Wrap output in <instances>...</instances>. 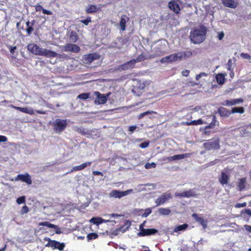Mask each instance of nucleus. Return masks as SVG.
Wrapping results in <instances>:
<instances>
[{
	"mask_svg": "<svg viewBox=\"0 0 251 251\" xmlns=\"http://www.w3.org/2000/svg\"><path fill=\"white\" fill-rule=\"evenodd\" d=\"M207 29L204 26H201L192 30L190 33L191 41L194 44H200L205 39Z\"/></svg>",
	"mask_w": 251,
	"mask_h": 251,
	"instance_id": "f257e3e1",
	"label": "nucleus"
},
{
	"mask_svg": "<svg viewBox=\"0 0 251 251\" xmlns=\"http://www.w3.org/2000/svg\"><path fill=\"white\" fill-rule=\"evenodd\" d=\"M44 240L48 241V243L45 245V246L50 247L53 249H58L59 251H62L64 250L65 246L64 243H60L55 240H52L48 237H45Z\"/></svg>",
	"mask_w": 251,
	"mask_h": 251,
	"instance_id": "f03ea898",
	"label": "nucleus"
},
{
	"mask_svg": "<svg viewBox=\"0 0 251 251\" xmlns=\"http://www.w3.org/2000/svg\"><path fill=\"white\" fill-rule=\"evenodd\" d=\"M204 148L207 150H218L220 148V139L217 138L208 140L203 144Z\"/></svg>",
	"mask_w": 251,
	"mask_h": 251,
	"instance_id": "7ed1b4c3",
	"label": "nucleus"
},
{
	"mask_svg": "<svg viewBox=\"0 0 251 251\" xmlns=\"http://www.w3.org/2000/svg\"><path fill=\"white\" fill-rule=\"evenodd\" d=\"M94 95L96 97L94 102L96 104H103L106 102L107 98L109 97L111 93L109 92L106 94H102L98 91L94 92Z\"/></svg>",
	"mask_w": 251,
	"mask_h": 251,
	"instance_id": "20e7f679",
	"label": "nucleus"
},
{
	"mask_svg": "<svg viewBox=\"0 0 251 251\" xmlns=\"http://www.w3.org/2000/svg\"><path fill=\"white\" fill-rule=\"evenodd\" d=\"M67 126L66 120L57 119L55 120L54 128L56 131L60 132L63 131L66 128Z\"/></svg>",
	"mask_w": 251,
	"mask_h": 251,
	"instance_id": "39448f33",
	"label": "nucleus"
},
{
	"mask_svg": "<svg viewBox=\"0 0 251 251\" xmlns=\"http://www.w3.org/2000/svg\"><path fill=\"white\" fill-rule=\"evenodd\" d=\"M100 55L96 52L85 54L83 56V60L84 63L89 65L94 60L99 59Z\"/></svg>",
	"mask_w": 251,
	"mask_h": 251,
	"instance_id": "423d86ee",
	"label": "nucleus"
},
{
	"mask_svg": "<svg viewBox=\"0 0 251 251\" xmlns=\"http://www.w3.org/2000/svg\"><path fill=\"white\" fill-rule=\"evenodd\" d=\"M14 180H20L22 182L26 183L28 185H31L32 184L31 177L29 174L28 173L17 175V176L15 178Z\"/></svg>",
	"mask_w": 251,
	"mask_h": 251,
	"instance_id": "0eeeda50",
	"label": "nucleus"
},
{
	"mask_svg": "<svg viewBox=\"0 0 251 251\" xmlns=\"http://www.w3.org/2000/svg\"><path fill=\"white\" fill-rule=\"evenodd\" d=\"M175 196L180 198H190L191 197H196L197 195L196 194L194 189H191L182 193L176 192Z\"/></svg>",
	"mask_w": 251,
	"mask_h": 251,
	"instance_id": "6e6552de",
	"label": "nucleus"
},
{
	"mask_svg": "<svg viewBox=\"0 0 251 251\" xmlns=\"http://www.w3.org/2000/svg\"><path fill=\"white\" fill-rule=\"evenodd\" d=\"M27 49L28 50L31 52L32 54L40 55L42 48H40L35 43H31L27 45Z\"/></svg>",
	"mask_w": 251,
	"mask_h": 251,
	"instance_id": "1a4fd4ad",
	"label": "nucleus"
},
{
	"mask_svg": "<svg viewBox=\"0 0 251 251\" xmlns=\"http://www.w3.org/2000/svg\"><path fill=\"white\" fill-rule=\"evenodd\" d=\"M64 50L65 51H71L77 53L80 50L79 47L75 44L68 43L64 47Z\"/></svg>",
	"mask_w": 251,
	"mask_h": 251,
	"instance_id": "9d476101",
	"label": "nucleus"
},
{
	"mask_svg": "<svg viewBox=\"0 0 251 251\" xmlns=\"http://www.w3.org/2000/svg\"><path fill=\"white\" fill-rule=\"evenodd\" d=\"M132 190H128L125 191H120L116 190H113L110 193V196L116 198H121L127 195Z\"/></svg>",
	"mask_w": 251,
	"mask_h": 251,
	"instance_id": "9b49d317",
	"label": "nucleus"
},
{
	"mask_svg": "<svg viewBox=\"0 0 251 251\" xmlns=\"http://www.w3.org/2000/svg\"><path fill=\"white\" fill-rule=\"evenodd\" d=\"M172 198L171 193L169 192L163 193L158 198V206L168 201Z\"/></svg>",
	"mask_w": 251,
	"mask_h": 251,
	"instance_id": "f8f14e48",
	"label": "nucleus"
},
{
	"mask_svg": "<svg viewBox=\"0 0 251 251\" xmlns=\"http://www.w3.org/2000/svg\"><path fill=\"white\" fill-rule=\"evenodd\" d=\"M192 217L194 218L196 222L199 223L202 226L203 229H205L207 226V221L204 220L203 218L200 217L198 214L193 213L192 215Z\"/></svg>",
	"mask_w": 251,
	"mask_h": 251,
	"instance_id": "ddd939ff",
	"label": "nucleus"
},
{
	"mask_svg": "<svg viewBox=\"0 0 251 251\" xmlns=\"http://www.w3.org/2000/svg\"><path fill=\"white\" fill-rule=\"evenodd\" d=\"M11 108H13L16 110H19L22 112L28 114L30 115H33L34 114V111L32 108H28V107H21L15 106L14 105H10V106Z\"/></svg>",
	"mask_w": 251,
	"mask_h": 251,
	"instance_id": "4468645a",
	"label": "nucleus"
},
{
	"mask_svg": "<svg viewBox=\"0 0 251 251\" xmlns=\"http://www.w3.org/2000/svg\"><path fill=\"white\" fill-rule=\"evenodd\" d=\"M168 6L171 10H173L176 14L179 13L180 8L177 1L175 0L170 1L168 4Z\"/></svg>",
	"mask_w": 251,
	"mask_h": 251,
	"instance_id": "2eb2a0df",
	"label": "nucleus"
},
{
	"mask_svg": "<svg viewBox=\"0 0 251 251\" xmlns=\"http://www.w3.org/2000/svg\"><path fill=\"white\" fill-rule=\"evenodd\" d=\"M135 61L134 59H131L121 66V68L122 70H127L133 69L135 66Z\"/></svg>",
	"mask_w": 251,
	"mask_h": 251,
	"instance_id": "dca6fc26",
	"label": "nucleus"
},
{
	"mask_svg": "<svg viewBox=\"0 0 251 251\" xmlns=\"http://www.w3.org/2000/svg\"><path fill=\"white\" fill-rule=\"evenodd\" d=\"M40 56L53 58L56 57L57 53L54 51L46 49H43Z\"/></svg>",
	"mask_w": 251,
	"mask_h": 251,
	"instance_id": "f3484780",
	"label": "nucleus"
},
{
	"mask_svg": "<svg viewBox=\"0 0 251 251\" xmlns=\"http://www.w3.org/2000/svg\"><path fill=\"white\" fill-rule=\"evenodd\" d=\"M222 3L224 6L231 8H235L238 5L235 0H223Z\"/></svg>",
	"mask_w": 251,
	"mask_h": 251,
	"instance_id": "a211bd4d",
	"label": "nucleus"
},
{
	"mask_svg": "<svg viewBox=\"0 0 251 251\" xmlns=\"http://www.w3.org/2000/svg\"><path fill=\"white\" fill-rule=\"evenodd\" d=\"M101 10L100 7H98L97 5L91 4L89 5L85 9L87 14H93Z\"/></svg>",
	"mask_w": 251,
	"mask_h": 251,
	"instance_id": "6ab92c4d",
	"label": "nucleus"
},
{
	"mask_svg": "<svg viewBox=\"0 0 251 251\" xmlns=\"http://www.w3.org/2000/svg\"><path fill=\"white\" fill-rule=\"evenodd\" d=\"M244 101V100L242 98L237 99H232L231 100H226L225 101V105L226 106L234 105L236 104L242 103Z\"/></svg>",
	"mask_w": 251,
	"mask_h": 251,
	"instance_id": "aec40b11",
	"label": "nucleus"
},
{
	"mask_svg": "<svg viewBox=\"0 0 251 251\" xmlns=\"http://www.w3.org/2000/svg\"><path fill=\"white\" fill-rule=\"evenodd\" d=\"M153 57L150 55L146 54L145 53H142L141 54L139 55L136 59H134L135 61V62H140L143 61L145 60L149 59Z\"/></svg>",
	"mask_w": 251,
	"mask_h": 251,
	"instance_id": "412c9836",
	"label": "nucleus"
},
{
	"mask_svg": "<svg viewBox=\"0 0 251 251\" xmlns=\"http://www.w3.org/2000/svg\"><path fill=\"white\" fill-rule=\"evenodd\" d=\"M92 162L91 161L86 162L83 163L80 165L75 166L73 168V171H78L84 169L85 168L87 167L90 166L92 164Z\"/></svg>",
	"mask_w": 251,
	"mask_h": 251,
	"instance_id": "4be33fe9",
	"label": "nucleus"
},
{
	"mask_svg": "<svg viewBox=\"0 0 251 251\" xmlns=\"http://www.w3.org/2000/svg\"><path fill=\"white\" fill-rule=\"evenodd\" d=\"M129 20V18L126 15L124 14L121 16V20L120 22V26L121 29L122 31H124L126 29V25L127 21Z\"/></svg>",
	"mask_w": 251,
	"mask_h": 251,
	"instance_id": "5701e85b",
	"label": "nucleus"
},
{
	"mask_svg": "<svg viewBox=\"0 0 251 251\" xmlns=\"http://www.w3.org/2000/svg\"><path fill=\"white\" fill-rule=\"evenodd\" d=\"M157 232V230L154 228L152 229H145L143 228L141 230L140 234L143 236L150 235L155 234Z\"/></svg>",
	"mask_w": 251,
	"mask_h": 251,
	"instance_id": "b1692460",
	"label": "nucleus"
},
{
	"mask_svg": "<svg viewBox=\"0 0 251 251\" xmlns=\"http://www.w3.org/2000/svg\"><path fill=\"white\" fill-rule=\"evenodd\" d=\"M247 179L246 177L239 178L237 183V186L239 191H242L245 189Z\"/></svg>",
	"mask_w": 251,
	"mask_h": 251,
	"instance_id": "393cba45",
	"label": "nucleus"
},
{
	"mask_svg": "<svg viewBox=\"0 0 251 251\" xmlns=\"http://www.w3.org/2000/svg\"><path fill=\"white\" fill-rule=\"evenodd\" d=\"M229 178L228 175L224 172H222L221 174V176L219 178V181L220 183L224 185L225 184H226L228 183Z\"/></svg>",
	"mask_w": 251,
	"mask_h": 251,
	"instance_id": "a878e982",
	"label": "nucleus"
},
{
	"mask_svg": "<svg viewBox=\"0 0 251 251\" xmlns=\"http://www.w3.org/2000/svg\"><path fill=\"white\" fill-rule=\"evenodd\" d=\"M206 123L204 122L201 119H198L197 120H194L191 122H186L184 123L183 125L186 126H193V125H203L206 124Z\"/></svg>",
	"mask_w": 251,
	"mask_h": 251,
	"instance_id": "bb28decb",
	"label": "nucleus"
},
{
	"mask_svg": "<svg viewBox=\"0 0 251 251\" xmlns=\"http://www.w3.org/2000/svg\"><path fill=\"white\" fill-rule=\"evenodd\" d=\"M131 224L130 221L128 220H126L124 224L122 225L118 229H117V230L125 232L128 230L129 228L131 226Z\"/></svg>",
	"mask_w": 251,
	"mask_h": 251,
	"instance_id": "cd10ccee",
	"label": "nucleus"
},
{
	"mask_svg": "<svg viewBox=\"0 0 251 251\" xmlns=\"http://www.w3.org/2000/svg\"><path fill=\"white\" fill-rule=\"evenodd\" d=\"M219 122L216 120V118L215 116H212V122L207 126H205L204 129H212L215 127L216 125H218Z\"/></svg>",
	"mask_w": 251,
	"mask_h": 251,
	"instance_id": "c85d7f7f",
	"label": "nucleus"
},
{
	"mask_svg": "<svg viewBox=\"0 0 251 251\" xmlns=\"http://www.w3.org/2000/svg\"><path fill=\"white\" fill-rule=\"evenodd\" d=\"M70 41L72 43H76L78 39V36L76 32L74 31H71L69 34Z\"/></svg>",
	"mask_w": 251,
	"mask_h": 251,
	"instance_id": "c756f323",
	"label": "nucleus"
},
{
	"mask_svg": "<svg viewBox=\"0 0 251 251\" xmlns=\"http://www.w3.org/2000/svg\"><path fill=\"white\" fill-rule=\"evenodd\" d=\"M218 112L222 117H227L230 114V112L228 110L223 107L219 108Z\"/></svg>",
	"mask_w": 251,
	"mask_h": 251,
	"instance_id": "7c9ffc66",
	"label": "nucleus"
},
{
	"mask_svg": "<svg viewBox=\"0 0 251 251\" xmlns=\"http://www.w3.org/2000/svg\"><path fill=\"white\" fill-rule=\"evenodd\" d=\"M216 79L219 84L222 85L225 82V75L222 73H219L217 75Z\"/></svg>",
	"mask_w": 251,
	"mask_h": 251,
	"instance_id": "2f4dec72",
	"label": "nucleus"
},
{
	"mask_svg": "<svg viewBox=\"0 0 251 251\" xmlns=\"http://www.w3.org/2000/svg\"><path fill=\"white\" fill-rule=\"evenodd\" d=\"M90 222L93 224L99 225L102 223L105 222L106 221L102 219L101 218L93 217L90 220Z\"/></svg>",
	"mask_w": 251,
	"mask_h": 251,
	"instance_id": "473e14b6",
	"label": "nucleus"
},
{
	"mask_svg": "<svg viewBox=\"0 0 251 251\" xmlns=\"http://www.w3.org/2000/svg\"><path fill=\"white\" fill-rule=\"evenodd\" d=\"M186 157H187V154H177L168 158V160L169 161L180 160Z\"/></svg>",
	"mask_w": 251,
	"mask_h": 251,
	"instance_id": "72a5a7b5",
	"label": "nucleus"
},
{
	"mask_svg": "<svg viewBox=\"0 0 251 251\" xmlns=\"http://www.w3.org/2000/svg\"><path fill=\"white\" fill-rule=\"evenodd\" d=\"M188 226L187 224H184L183 225H178L175 227L174 231L175 232H177L179 231L185 230V229H186Z\"/></svg>",
	"mask_w": 251,
	"mask_h": 251,
	"instance_id": "f704fd0d",
	"label": "nucleus"
},
{
	"mask_svg": "<svg viewBox=\"0 0 251 251\" xmlns=\"http://www.w3.org/2000/svg\"><path fill=\"white\" fill-rule=\"evenodd\" d=\"M245 112L244 108L243 107H233L231 109V112L232 113H238L243 114Z\"/></svg>",
	"mask_w": 251,
	"mask_h": 251,
	"instance_id": "c9c22d12",
	"label": "nucleus"
},
{
	"mask_svg": "<svg viewBox=\"0 0 251 251\" xmlns=\"http://www.w3.org/2000/svg\"><path fill=\"white\" fill-rule=\"evenodd\" d=\"M158 211L159 213L162 215H168L171 212V211L170 209L165 208H160L158 209Z\"/></svg>",
	"mask_w": 251,
	"mask_h": 251,
	"instance_id": "e433bc0d",
	"label": "nucleus"
},
{
	"mask_svg": "<svg viewBox=\"0 0 251 251\" xmlns=\"http://www.w3.org/2000/svg\"><path fill=\"white\" fill-rule=\"evenodd\" d=\"M39 226H46L49 228L57 227V226L49 223V222H43L39 224Z\"/></svg>",
	"mask_w": 251,
	"mask_h": 251,
	"instance_id": "4c0bfd02",
	"label": "nucleus"
},
{
	"mask_svg": "<svg viewBox=\"0 0 251 251\" xmlns=\"http://www.w3.org/2000/svg\"><path fill=\"white\" fill-rule=\"evenodd\" d=\"M98 237V235L96 233L92 232L89 233L87 235V240L88 241L94 240L97 239Z\"/></svg>",
	"mask_w": 251,
	"mask_h": 251,
	"instance_id": "58836bf2",
	"label": "nucleus"
},
{
	"mask_svg": "<svg viewBox=\"0 0 251 251\" xmlns=\"http://www.w3.org/2000/svg\"><path fill=\"white\" fill-rule=\"evenodd\" d=\"M181 56H179V57H184V58H188L191 56L193 54L192 52L190 50H186L180 53Z\"/></svg>",
	"mask_w": 251,
	"mask_h": 251,
	"instance_id": "ea45409f",
	"label": "nucleus"
},
{
	"mask_svg": "<svg viewBox=\"0 0 251 251\" xmlns=\"http://www.w3.org/2000/svg\"><path fill=\"white\" fill-rule=\"evenodd\" d=\"M90 97V94L89 93H82L81 94H79L78 96L77 99H79L82 100H86L89 98Z\"/></svg>",
	"mask_w": 251,
	"mask_h": 251,
	"instance_id": "a19ab883",
	"label": "nucleus"
},
{
	"mask_svg": "<svg viewBox=\"0 0 251 251\" xmlns=\"http://www.w3.org/2000/svg\"><path fill=\"white\" fill-rule=\"evenodd\" d=\"M79 22L81 23H83L85 25H88L90 23L92 22L91 17H87L86 19L81 20Z\"/></svg>",
	"mask_w": 251,
	"mask_h": 251,
	"instance_id": "79ce46f5",
	"label": "nucleus"
},
{
	"mask_svg": "<svg viewBox=\"0 0 251 251\" xmlns=\"http://www.w3.org/2000/svg\"><path fill=\"white\" fill-rule=\"evenodd\" d=\"M16 201L18 204H21L22 203H25V196H21L20 197H19L17 200Z\"/></svg>",
	"mask_w": 251,
	"mask_h": 251,
	"instance_id": "37998d69",
	"label": "nucleus"
},
{
	"mask_svg": "<svg viewBox=\"0 0 251 251\" xmlns=\"http://www.w3.org/2000/svg\"><path fill=\"white\" fill-rule=\"evenodd\" d=\"M240 56L243 59H246L248 60L251 59V55H249L248 53H241L240 54Z\"/></svg>",
	"mask_w": 251,
	"mask_h": 251,
	"instance_id": "c03bdc74",
	"label": "nucleus"
},
{
	"mask_svg": "<svg viewBox=\"0 0 251 251\" xmlns=\"http://www.w3.org/2000/svg\"><path fill=\"white\" fill-rule=\"evenodd\" d=\"M156 167V164L154 162H152L151 163H147L145 164V167L146 169H150L152 168H155Z\"/></svg>",
	"mask_w": 251,
	"mask_h": 251,
	"instance_id": "a18cd8bd",
	"label": "nucleus"
},
{
	"mask_svg": "<svg viewBox=\"0 0 251 251\" xmlns=\"http://www.w3.org/2000/svg\"><path fill=\"white\" fill-rule=\"evenodd\" d=\"M34 21H33V22L31 23V26H30V27H28V28H27L26 30V32L27 33V34L28 35H30L31 34V33L34 30V28L33 27V25L34 24Z\"/></svg>",
	"mask_w": 251,
	"mask_h": 251,
	"instance_id": "49530a36",
	"label": "nucleus"
},
{
	"mask_svg": "<svg viewBox=\"0 0 251 251\" xmlns=\"http://www.w3.org/2000/svg\"><path fill=\"white\" fill-rule=\"evenodd\" d=\"M151 212V208H147L144 209V213L143 215V217H147L148 216Z\"/></svg>",
	"mask_w": 251,
	"mask_h": 251,
	"instance_id": "de8ad7c7",
	"label": "nucleus"
},
{
	"mask_svg": "<svg viewBox=\"0 0 251 251\" xmlns=\"http://www.w3.org/2000/svg\"><path fill=\"white\" fill-rule=\"evenodd\" d=\"M232 64V60L231 59H228L227 64V69L228 70L231 71L233 69Z\"/></svg>",
	"mask_w": 251,
	"mask_h": 251,
	"instance_id": "09e8293b",
	"label": "nucleus"
},
{
	"mask_svg": "<svg viewBox=\"0 0 251 251\" xmlns=\"http://www.w3.org/2000/svg\"><path fill=\"white\" fill-rule=\"evenodd\" d=\"M29 211L28 207L26 205H24L21 209V214H24L27 213Z\"/></svg>",
	"mask_w": 251,
	"mask_h": 251,
	"instance_id": "8fccbe9b",
	"label": "nucleus"
},
{
	"mask_svg": "<svg viewBox=\"0 0 251 251\" xmlns=\"http://www.w3.org/2000/svg\"><path fill=\"white\" fill-rule=\"evenodd\" d=\"M168 58H169L170 60L171 61H176L177 59L178 56L176 54H171L168 56Z\"/></svg>",
	"mask_w": 251,
	"mask_h": 251,
	"instance_id": "3c124183",
	"label": "nucleus"
},
{
	"mask_svg": "<svg viewBox=\"0 0 251 251\" xmlns=\"http://www.w3.org/2000/svg\"><path fill=\"white\" fill-rule=\"evenodd\" d=\"M149 142L146 141V142H144L142 143L141 144H140L139 145V147L141 148L145 149V148H147L149 146Z\"/></svg>",
	"mask_w": 251,
	"mask_h": 251,
	"instance_id": "603ef678",
	"label": "nucleus"
},
{
	"mask_svg": "<svg viewBox=\"0 0 251 251\" xmlns=\"http://www.w3.org/2000/svg\"><path fill=\"white\" fill-rule=\"evenodd\" d=\"M247 205L246 202H244L243 203H237L235 205V207L240 208L245 207Z\"/></svg>",
	"mask_w": 251,
	"mask_h": 251,
	"instance_id": "864d4df0",
	"label": "nucleus"
},
{
	"mask_svg": "<svg viewBox=\"0 0 251 251\" xmlns=\"http://www.w3.org/2000/svg\"><path fill=\"white\" fill-rule=\"evenodd\" d=\"M9 49L10 50V52L11 54H14V52H15V50L17 49V47L16 46H14V47H12V46H10L9 47Z\"/></svg>",
	"mask_w": 251,
	"mask_h": 251,
	"instance_id": "5fc2aeb1",
	"label": "nucleus"
},
{
	"mask_svg": "<svg viewBox=\"0 0 251 251\" xmlns=\"http://www.w3.org/2000/svg\"><path fill=\"white\" fill-rule=\"evenodd\" d=\"M207 75V74L205 73H201L200 74H199V75H196V78L197 80H199V79H200V78L201 77H202V76H206Z\"/></svg>",
	"mask_w": 251,
	"mask_h": 251,
	"instance_id": "6e6d98bb",
	"label": "nucleus"
},
{
	"mask_svg": "<svg viewBox=\"0 0 251 251\" xmlns=\"http://www.w3.org/2000/svg\"><path fill=\"white\" fill-rule=\"evenodd\" d=\"M245 229L249 233H251V226L245 225L244 226Z\"/></svg>",
	"mask_w": 251,
	"mask_h": 251,
	"instance_id": "4d7b16f0",
	"label": "nucleus"
},
{
	"mask_svg": "<svg viewBox=\"0 0 251 251\" xmlns=\"http://www.w3.org/2000/svg\"><path fill=\"white\" fill-rule=\"evenodd\" d=\"M35 10L37 12L43 11V7L41 5L38 4L35 6Z\"/></svg>",
	"mask_w": 251,
	"mask_h": 251,
	"instance_id": "13d9d810",
	"label": "nucleus"
},
{
	"mask_svg": "<svg viewBox=\"0 0 251 251\" xmlns=\"http://www.w3.org/2000/svg\"><path fill=\"white\" fill-rule=\"evenodd\" d=\"M42 12H43V13H44L45 14L48 15H51L52 14V12L51 11L45 9L44 8H43Z\"/></svg>",
	"mask_w": 251,
	"mask_h": 251,
	"instance_id": "bf43d9fd",
	"label": "nucleus"
},
{
	"mask_svg": "<svg viewBox=\"0 0 251 251\" xmlns=\"http://www.w3.org/2000/svg\"><path fill=\"white\" fill-rule=\"evenodd\" d=\"M92 174L94 176H103V174L101 172L98 171H93V173H92Z\"/></svg>",
	"mask_w": 251,
	"mask_h": 251,
	"instance_id": "052dcab7",
	"label": "nucleus"
},
{
	"mask_svg": "<svg viewBox=\"0 0 251 251\" xmlns=\"http://www.w3.org/2000/svg\"><path fill=\"white\" fill-rule=\"evenodd\" d=\"M7 138L6 136L0 135V142H5L7 141Z\"/></svg>",
	"mask_w": 251,
	"mask_h": 251,
	"instance_id": "680f3d73",
	"label": "nucleus"
},
{
	"mask_svg": "<svg viewBox=\"0 0 251 251\" xmlns=\"http://www.w3.org/2000/svg\"><path fill=\"white\" fill-rule=\"evenodd\" d=\"M161 62H170L171 61V60H170L169 58H168V56H167L163 58L161 60Z\"/></svg>",
	"mask_w": 251,
	"mask_h": 251,
	"instance_id": "e2e57ef3",
	"label": "nucleus"
},
{
	"mask_svg": "<svg viewBox=\"0 0 251 251\" xmlns=\"http://www.w3.org/2000/svg\"><path fill=\"white\" fill-rule=\"evenodd\" d=\"M189 73L190 71L189 70H185L182 72V74L184 76H187L189 75Z\"/></svg>",
	"mask_w": 251,
	"mask_h": 251,
	"instance_id": "0e129e2a",
	"label": "nucleus"
},
{
	"mask_svg": "<svg viewBox=\"0 0 251 251\" xmlns=\"http://www.w3.org/2000/svg\"><path fill=\"white\" fill-rule=\"evenodd\" d=\"M137 128V126H130L129 127H128V131H130V132H133Z\"/></svg>",
	"mask_w": 251,
	"mask_h": 251,
	"instance_id": "69168bd1",
	"label": "nucleus"
},
{
	"mask_svg": "<svg viewBox=\"0 0 251 251\" xmlns=\"http://www.w3.org/2000/svg\"><path fill=\"white\" fill-rule=\"evenodd\" d=\"M224 33L223 32H221L220 33H219L218 35V39L220 40H221L223 39V38H224Z\"/></svg>",
	"mask_w": 251,
	"mask_h": 251,
	"instance_id": "338daca9",
	"label": "nucleus"
},
{
	"mask_svg": "<svg viewBox=\"0 0 251 251\" xmlns=\"http://www.w3.org/2000/svg\"><path fill=\"white\" fill-rule=\"evenodd\" d=\"M55 229V233L56 234H60L61 233V231L60 230V228H59L58 226H57V227L54 228Z\"/></svg>",
	"mask_w": 251,
	"mask_h": 251,
	"instance_id": "774afa93",
	"label": "nucleus"
}]
</instances>
